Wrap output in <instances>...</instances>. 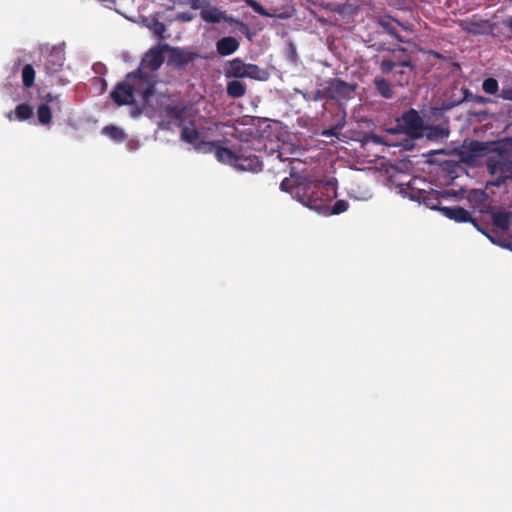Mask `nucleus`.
Returning a JSON list of instances; mask_svg holds the SVG:
<instances>
[{
    "instance_id": "nucleus-1",
    "label": "nucleus",
    "mask_w": 512,
    "mask_h": 512,
    "mask_svg": "<svg viewBox=\"0 0 512 512\" xmlns=\"http://www.w3.org/2000/svg\"><path fill=\"white\" fill-rule=\"evenodd\" d=\"M151 78V75L144 73L141 69L135 73L128 74L127 79H137L138 85L136 86L134 82L130 84L127 81L117 83L110 92V98L118 106L134 104L135 94H140L144 101H148L155 92L154 82Z\"/></svg>"
},
{
    "instance_id": "nucleus-2",
    "label": "nucleus",
    "mask_w": 512,
    "mask_h": 512,
    "mask_svg": "<svg viewBox=\"0 0 512 512\" xmlns=\"http://www.w3.org/2000/svg\"><path fill=\"white\" fill-rule=\"evenodd\" d=\"M330 189H333L330 182L303 180L295 187V197L306 207L316 211H323L329 208L328 202L331 199Z\"/></svg>"
},
{
    "instance_id": "nucleus-3",
    "label": "nucleus",
    "mask_w": 512,
    "mask_h": 512,
    "mask_svg": "<svg viewBox=\"0 0 512 512\" xmlns=\"http://www.w3.org/2000/svg\"><path fill=\"white\" fill-rule=\"evenodd\" d=\"M216 158L219 162L229 164L241 171L257 173L262 170L263 164L259 157L252 153L236 152L221 146L216 150Z\"/></svg>"
},
{
    "instance_id": "nucleus-4",
    "label": "nucleus",
    "mask_w": 512,
    "mask_h": 512,
    "mask_svg": "<svg viewBox=\"0 0 512 512\" xmlns=\"http://www.w3.org/2000/svg\"><path fill=\"white\" fill-rule=\"evenodd\" d=\"M378 66L383 74H390L394 69L403 67H408L409 72L415 70L411 53L402 46L389 49L388 54L382 56Z\"/></svg>"
},
{
    "instance_id": "nucleus-5",
    "label": "nucleus",
    "mask_w": 512,
    "mask_h": 512,
    "mask_svg": "<svg viewBox=\"0 0 512 512\" xmlns=\"http://www.w3.org/2000/svg\"><path fill=\"white\" fill-rule=\"evenodd\" d=\"M227 77L266 79V72L256 64L245 63L241 58H234L225 67Z\"/></svg>"
},
{
    "instance_id": "nucleus-6",
    "label": "nucleus",
    "mask_w": 512,
    "mask_h": 512,
    "mask_svg": "<svg viewBox=\"0 0 512 512\" xmlns=\"http://www.w3.org/2000/svg\"><path fill=\"white\" fill-rule=\"evenodd\" d=\"M180 139L188 144H191L194 149L201 153H214L216 156V150L220 148L221 141H204L200 140V133L194 127L193 123L191 126H183L180 132Z\"/></svg>"
},
{
    "instance_id": "nucleus-7",
    "label": "nucleus",
    "mask_w": 512,
    "mask_h": 512,
    "mask_svg": "<svg viewBox=\"0 0 512 512\" xmlns=\"http://www.w3.org/2000/svg\"><path fill=\"white\" fill-rule=\"evenodd\" d=\"M398 128L412 138H419L424 131V122L418 111L410 108L397 120Z\"/></svg>"
},
{
    "instance_id": "nucleus-8",
    "label": "nucleus",
    "mask_w": 512,
    "mask_h": 512,
    "mask_svg": "<svg viewBox=\"0 0 512 512\" xmlns=\"http://www.w3.org/2000/svg\"><path fill=\"white\" fill-rule=\"evenodd\" d=\"M487 169L489 173L495 178L493 183L495 186H500L507 179H512V160L501 158L497 160L490 159L487 162Z\"/></svg>"
},
{
    "instance_id": "nucleus-9",
    "label": "nucleus",
    "mask_w": 512,
    "mask_h": 512,
    "mask_svg": "<svg viewBox=\"0 0 512 512\" xmlns=\"http://www.w3.org/2000/svg\"><path fill=\"white\" fill-rule=\"evenodd\" d=\"M355 85L349 84L339 78L326 80V92L331 100H347L352 98Z\"/></svg>"
},
{
    "instance_id": "nucleus-10",
    "label": "nucleus",
    "mask_w": 512,
    "mask_h": 512,
    "mask_svg": "<svg viewBox=\"0 0 512 512\" xmlns=\"http://www.w3.org/2000/svg\"><path fill=\"white\" fill-rule=\"evenodd\" d=\"M379 27H381L385 32L394 37L398 42H405L402 36L397 32V26H400L404 30H410V27L391 16H383L380 17L377 21Z\"/></svg>"
},
{
    "instance_id": "nucleus-11",
    "label": "nucleus",
    "mask_w": 512,
    "mask_h": 512,
    "mask_svg": "<svg viewBox=\"0 0 512 512\" xmlns=\"http://www.w3.org/2000/svg\"><path fill=\"white\" fill-rule=\"evenodd\" d=\"M440 212L447 218L454 220L458 223L470 222L474 226H477V220L474 219L471 214L460 206L443 207L440 208Z\"/></svg>"
},
{
    "instance_id": "nucleus-12",
    "label": "nucleus",
    "mask_w": 512,
    "mask_h": 512,
    "mask_svg": "<svg viewBox=\"0 0 512 512\" xmlns=\"http://www.w3.org/2000/svg\"><path fill=\"white\" fill-rule=\"evenodd\" d=\"M164 62L163 49L152 48L144 55L141 66L150 71L158 70Z\"/></svg>"
},
{
    "instance_id": "nucleus-13",
    "label": "nucleus",
    "mask_w": 512,
    "mask_h": 512,
    "mask_svg": "<svg viewBox=\"0 0 512 512\" xmlns=\"http://www.w3.org/2000/svg\"><path fill=\"white\" fill-rule=\"evenodd\" d=\"M239 41L232 36H225L216 42V51L220 56H229L239 49Z\"/></svg>"
},
{
    "instance_id": "nucleus-14",
    "label": "nucleus",
    "mask_w": 512,
    "mask_h": 512,
    "mask_svg": "<svg viewBox=\"0 0 512 512\" xmlns=\"http://www.w3.org/2000/svg\"><path fill=\"white\" fill-rule=\"evenodd\" d=\"M201 19L209 24H218L224 19V11L220 10L217 6L208 3L204 10L200 11Z\"/></svg>"
},
{
    "instance_id": "nucleus-15",
    "label": "nucleus",
    "mask_w": 512,
    "mask_h": 512,
    "mask_svg": "<svg viewBox=\"0 0 512 512\" xmlns=\"http://www.w3.org/2000/svg\"><path fill=\"white\" fill-rule=\"evenodd\" d=\"M64 63V55L60 52L50 53L44 63L45 70L48 74L58 72Z\"/></svg>"
},
{
    "instance_id": "nucleus-16",
    "label": "nucleus",
    "mask_w": 512,
    "mask_h": 512,
    "mask_svg": "<svg viewBox=\"0 0 512 512\" xmlns=\"http://www.w3.org/2000/svg\"><path fill=\"white\" fill-rule=\"evenodd\" d=\"M194 59V54L184 51L180 48H172L170 53V61L177 67H183Z\"/></svg>"
},
{
    "instance_id": "nucleus-17",
    "label": "nucleus",
    "mask_w": 512,
    "mask_h": 512,
    "mask_svg": "<svg viewBox=\"0 0 512 512\" xmlns=\"http://www.w3.org/2000/svg\"><path fill=\"white\" fill-rule=\"evenodd\" d=\"M187 107L186 106H179V105H169L166 107L165 112L166 116L170 119L175 120V124L178 127H183L185 122V113H186Z\"/></svg>"
},
{
    "instance_id": "nucleus-18",
    "label": "nucleus",
    "mask_w": 512,
    "mask_h": 512,
    "mask_svg": "<svg viewBox=\"0 0 512 512\" xmlns=\"http://www.w3.org/2000/svg\"><path fill=\"white\" fill-rule=\"evenodd\" d=\"M373 82L380 96H382L385 99L393 98L394 91L390 81L383 77H375Z\"/></svg>"
},
{
    "instance_id": "nucleus-19",
    "label": "nucleus",
    "mask_w": 512,
    "mask_h": 512,
    "mask_svg": "<svg viewBox=\"0 0 512 512\" xmlns=\"http://www.w3.org/2000/svg\"><path fill=\"white\" fill-rule=\"evenodd\" d=\"M426 130V137L429 140H440L447 138L449 136V129L448 127H444L443 125H432L425 128Z\"/></svg>"
},
{
    "instance_id": "nucleus-20",
    "label": "nucleus",
    "mask_w": 512,
    "mask_h": 512,
    "mask_svg": "<svg viewBox=\"0 0 512 512\" xmlns=\"http://www.w3.org/2000/svg\"><path fill=\"white\" fill-rule=\"evenodd\" d=\"M511 218L512 214L510 212H497L493 214V224L497 228L506 231L510 228Z\"/></svg>"
},
{
    "instance_id": "nucleus-21",
    "label": "nucleus",
    "mask_w": 512,
    "mask_h": 512,
    "mask_svg": "<svg viewBox=\"0 0 512 512\" xmlns=\"http://www.w3.org/2000/svg\"><path fill=\"white\" fill-rule=\"evenodd\" d=\"M246 93V85L239 80H233L227 84V94L233 98H241Z\"/></svg>"
},
{
    "instance_id": "nucleus-22",
    "label": "nucleus",
    "mask_w": 512,
    "mask_h": 512,
    "mask_svg": "<svg viewBox=\"0 0 512 512\" xmlns=\"http://www.w3.org/2000/svg\"><path fill=\"white\" fill-rule=\"evenodd\" d=\"M422 203L432 210H439L440 206L439 195L436 191L424 192L422 194Z\"/></svg>"
},
{
    "instance_id": "nucleus-23",
    "label": "nucleus",
    "mask_w": 512,
    "mask_h": 512,
    "mask_svg": "<svg viewBox=\"0 0 512 512\" xmlns=\"http://www.w3.org/2000/svg\"><path fill=\"white\" fill-rule=\"evenodd\" d=\"M38 121L42 125H49L52 122V109L47 103H43L37 108Z\"/></svg>"
},
{
    "instance_id": "nucleus-24",
    "label": "nucleus",
    "mask_w": 512,
    "mask_h": 512,
    "mask_svg": "<svg viewBox=\"0 0 512 512\" xmlns=\"http://www.w3.org/2000/svg\"><path fill=\"white\" fill-rule=\"evenodd\" d=\"M393 74V78L399 86L407 85L410 81L411 74L413 72H409L408 67L396 68L391 72Z\"/></svg>"
},
{
    "instance_id": "nucleus-25",
    "label": "nucleus",
    "mask_w": 512,
    "mask_h": 512,
    "mask_svg": "<svg viewBox=\"0 0 512 512\" xmlns=\"http://www.w3.org/2000/svg\"><path fill=\"white\" fill-rule=\"evenodd\" d=\"M14 114L17 120L25 121L33 116V108L27 103H21L16 106Z\"/></svg>"
},
{
    "instance_id": "nucleus-26",
    "label": "nucleus",
    "mask_w": 512,
    "mask_h": 512,
    "mask_svg": "<svg viewBox=\"0 0 512 512\" xmlns=\"http://www.w3.org/2000/svg\"><path fill=\"white\" fill-rule=\"evenodd\" d=\"M35 70L31 64H26L22 69V82L24 87L30 88L34 85Z\"/></svg>"
},
{
    "instance_id": "nucleus-27",
    "label": "nucleus",
    "mask_w": 512,
    "mask_h": 512,
    "mask_svg": "<svg viewBox=\"0 0 512 512\" xmlns=\"http://www.w3.org/2000/svg\"><path fill=\"white\" fill-rule=\"evenodd\" d=\"M470 90L466 87L461 88L462 97L458 99H449L442 103V109L450 110L455 106L462 104L463 102H467L468 94Z\"/></svg>"
},
{
    "instance_id": "nucleus-28",
    "label": "nucleus",
    "mask_w": 512,
    "mask_h": 512,
    "mask_svg": "<svg viewBox=\"0 0 512 512\" xmlns=\"http://www.w3.org/2000/svg\"><path fill=\"white\" fill-rule=\"evenodd\" d=\"M105 135L116 141H123L126 137L124 131L116 126L110 125L103 129Z\"/></svg>"
},
{
    "instance_id": "nucleus-29",
    "label": "nucleus",
    "mask_w": 512,
    "mask_h": 512,
    "mask_svg": "<svg viewBox=\"0 0 512 512\" xmlns=\"http://www.w3.org/2000/svg\"><path fill=\"white\" fill-rule=\"evenodd\" d=\"M482 89L487 94H496L499 90L498 81L495 78H486L482 83Z\"/></svg>"
},
{
    "instance_id": "nucleus-30",
    "label": "nucleus",
    "mask_w": 512,
    "mask_h": 512,
    "mask_svg": "<svg viewBox=\"0 0 512 512\" xmlns=\"http://www.w3.org/2000/svg\"><path fill=\"white\" fill-rule=\"evenodd\" d=\"M468 149L471 156H480L487 150V146L483 142L473 140L470 142Z\"/></svg>"
},
{
    "instance_id": "nucleus-31",
    "label": "nucleus",
    "mask_w": 512,
    "mask_h": 512,
    "mask_svg": "<svg viewBox=\"0 0 512 512\" xmlns=\"http://www.w3.org/2000/svg\"><path fill=\"white\" fill-rule=\"evenodd\" d=\"M349 208V203L346 200H337L331 208L330 214L339 215L346 212Z\"/></svg>"
},
{
    "instance_id": "nucleus-32",
    "label": "nucleus",
    "mask_w": 512,
    "mask_h": 512,
    "mask_svg": "<svg viewBox=\"0 0 512 512\" xmlns=\"http://www.w3.org/2000/svg\"><path fill=\"white\" fill-rule=\"evenodd\" d=\"M321 89H317L315 92L312 93V99L313 101H320L323 99H329L328 92H326V81L320 84Z\"/></svg>"
},
{
    "instance_id": "nucleus-33",
    "label": "nucleus",
    "mask_w": 512,
    "mask_h": 512,
    "mask_svg": "<svg viewBox=\"0 0 512 512\" xmlns=\"http://www.w3.org/2000/svg\"><path fill=\"white\" fill-rule=\"evenodd\" d=\"M151 29L153 30L154 34L158 37V38H163L164 37V33L166 31V26L158 21L157 19H155L153 21V24L151 26Z\"/></svg>"
},
{
    "instance_id": "nucleus-34",
    "label": "nucleus",
    "mask_w": 512,
    "mask_h": 512,
    "mask_svg": "<svg viewBox=\"0 0 512 512\" xmlns=\"http://www.w3.org/2000/svg\"><path fill=\"white\" fill-rule=\"evenodd\" d=\"M209 0H188V6L193 10L200 9L201 11L208 6Z\"/></svg>"
},
{
    "instance_id": "nucleus-35",
    "label": "nucleus",
    "mask_w": 512,
    "mask_h": 512,
    "mask_svg": "<svg viewBox=\"0 0 512 512\" xmlns=\"http://www.w3.org/2000/svg\"><path fill=\"white\" fill-rule=\"evenodd\" d=\"M195 18V15L190 12H180L176 15L175 20L179 22H191Z\"/></svg>"
},
{
    "instance_id": "nucleus-36",
    "label": "nucleus",
    "mask_w": 512,
    "mask_h": 512,
    "mask_svg": "<svg viewBox=\"0 0 512 512\" xmlns=\"http://www.w3.org/2000/svg\"><path fill=\"white\" fill-rule=\"evenodd\" d=\"M223 22L228 23L229 25H242L244 26L243 22L234 18L233 16L227 15V13L224 11V19H222Z\"/></svg>"
},
{
    "instance_id": "nucleus-37",
    "label": "nucleus",
    "mask_w": 512,
    "mask_h": 512,
    "mask_svg": "<svg viewBox=\"0 0 512 512\" xmlns=\"http://www.w3.org/2000/svg\"><path fill=\"white\" fill-rule=\"evenodd\" d=\"M500 97L504 100L512 101V87H504L501 90Z\"/></svg>"
},
{
    "instance_id": "nucleus-38",
    "label": "nucleus",
    "mask_w": 512,
    "mask_h": 512,
    "mask_svg": "<svg viewBox=\"0 0 512 512\" xmlns=\"http://www.w3.org/2000/svg\"><path fill=\"white\" fill-rule=\"evenodd\" d=\"M61 95H53L52 93H47L45 96L42 97L46 103H54V100H57V103L61 102Z\"/></svg>"
},
{
    "instance_id": "nucleus-39",
    "label": "nucleus",
    "mask_w": 512,
    "mask_h": 512,
    "mask_svg": "<svg viewBox=\"0 0 512 512\" xmlns=\"http://www.w3.org/2000/svg\"><path fill=\"white\" fill-rule=\"evenodd\" d=\"M471 102L484 105V104L489 103L490 99L486 98L484 96H481V95H475V97L472 98Z\"/></svg>"
},
{
    "instance_id": "nucleus-40",
    "label": "nucleus",
    "mask_w": 512,
    "mask_h": 512,
    "mask_svg": "<svg viewBox=\"0 0 512 512\" xmlns=\"http://www.w3.org/2000/svg\"><path fill=\"white\" fill-rule=\"evenodd\" d=\"M371 47L374 50H376L377 52H382V51L389 52V49H390V48L386 47L385 43H374Z\"/></svg>"
},
{
    "instance_id": "nucleus-41",
    "label": "nucleus",
    "mask_w": 512,
    "mask_h": 512,
    "mask_svg": "<svg viewBox=\"0 0 512 512\" xmlns=\"http://www.w3.org/2000/svg\"><path fill=\"white\" fill-rule=\"evenodd\" d=\"M503 25L509 30L510 34L508 35L509 39H512V17H508L503 21Z\"/></svg>"
},
{
    "instance_id": "nucleus-42",
    "label": "nucleus",
    "mask_w": 512,
    "mask_h": 512,
    "mask_svg": "<svg viewBox=\"0 0 512 512\" xmlns=\"http://www.w3.org/2000/svg\"><path fill=\"white\" fill-rule=\"evenodd\" d=\"M295 91H296V93L301 94V95H302V97H303L307 102H309V101H313V99H312V98H310V97H312V93H311V92H310V93H306V92H302V91L297 90V89H296Z\"/></svg>"
},
{
    "instance_id": "nucleus-43",
    "label": "nucleus",
    "mask_w": 512,
    "mask_h": 512,
    "mask_svg": "<svg viewBox=\"0 0 512 512\" xmlns=\"http://www.w3.org/2000/svg\"><path fill=\"white\" fill-rule=\"evenodd\" d=\"M342 126L343 125H336V126L332 127L331 129H329L328 131H326L324 134L328 135V136L335 135L336 134L335 130L342 128Z\"/></svg>"
},
{
    "instance_id": "nucleus-44",
    "label": "nucleus",
    "mask_w": 512,
    "mask_h": 512,
    "mask_svg": "<svg viewBox=\"0 0 512 512\" xmlns=\"http://www.w3.org/2000/svg\"><path fill=\"white\" fill-rule=\"evenodd\" d=\"M287 183H288V179H284L282 182H281V189L284 190V191H287Z\"/></svg>"
},
{
    "instance_id": "nucleus-45",
    "label": "nucleus",
    "mask_w": 512,
    "mask_h": 512,
    "mask_svg": "<svg viewBox=\"0 0 512 512\" xmlns=\"http://www.w3.org/2000/svg\"><path fill=\"white\" fill-rule=\"evenodd\" d=\"M53 105V107L55 109H57L58 111L61 110V102L60 103H57V100H54V103H51Z\"/></svg>"
},
{
    "instance_id": "nucleus-46",
    "label": "nucleus",
    "mask_w": 512,
    "mask_h": 512,
    "mask_svg": "<svg viewBox=\"0 0 512 512\" xmlns=\"http://www.w3.org/2000/svg\"><path fill=\"white\" fill-rule=\"evenodd\" d=\"M475 97L474 94L471 93V91L469 92L468 94V98H467V101H472V98Z\"/></svg>"
},
{
    "instance_id": "nucleus-47",
    "label": "nucleus",
    "mask_w": 512,
    "mask_h": 512,
    "mask_svg": "<svg viewBox=\"0 0 512 512\" xmlns=\"http://www.w3.org/2000/svg\"><path fill=\"white\" fill-rule=\"evenodd\" d=\"M431 53L437 58L441 57V55L438 52L431 51Z\"/></svg>"
},
{
    "instance_id": "nucleus-48",
    "label": "nucleus",
    "mask_w": 512,
    "mask_h": 512,
    "mask_svg": "<svg viewBox=\"0 0 512 512\" xmlns=\"http://www.w3.org/2000/svg\"><path fill=\"white\" fill-rule=\"evenodd\" d=\"M12 114H13V112H12V111H10V112L7 114V117H8V119H9V120H12V119H13Z\"/></svg>"
},
{
    "instance_id": "nucleus-49",
    "label": "nucleus",
    "mask_w": 512,
    "mask_h": 512,
    "mask_svg": "<svg viewBox=\"0 0 512 512\" xmlns=\"http://www.w3.org/2000/svg\"><path fill=\"white\" fill-rule=\"evenodd\" d=\"M475 194H479V195L483 196V195H484V192H482V191H479V192H478V191H476V192H475Z\"/></svg>"
},
{
    "instance_id": "nucleus-50",
    "label": "nucleus",
    "mask_w": 512,
    "mask_h": 512,
    "mask_svg": "<svg viewBox=\"0 0 512 512\" xmlns=\"http://www.w3.org/2000/svg\"><path fill=\"white\" fill-rule=\"evenodd\" d=\"M476 227H477V229H478L479 231H481V233H484V230H481V229H480V227H479L478 225H477Z\"/></svg>"
},
{
    "instance_id": "nucleus-51",
    "label": "nucleus",
    "mask_w": 512,
    "mask_h": 512,
    "mask_svg": "<svg viewBox=\"0 0 512 512\" xmlns=\"http://www.w3.org/2000/svg\"><path fill=\"white\" fill-rule=\"evenodd\" d=\"M102 85H103V88L106 86V82L104 80H102Z\"/></svg>"
}]
</instances>
